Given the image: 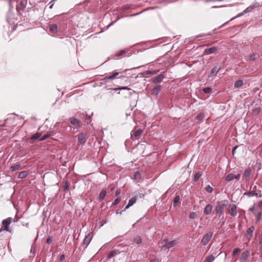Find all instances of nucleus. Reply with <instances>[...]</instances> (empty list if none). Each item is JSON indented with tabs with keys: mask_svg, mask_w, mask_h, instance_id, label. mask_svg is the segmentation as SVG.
Instances as JSON below:
<instances>
[{
	"mask_svg": "<svg viewBox=\"0 0 262 262\" xmlns=\"http://www.w3.org/2000/svg\"><path fill=\"white\" fill-rule=\"evenodd\" d=\"M201 176V174L200 172H196L195 174L194 177V181L197 182L199 180Z\"/></svg>",
	"mask_w": 262,
	"mask_h": 262,
	"instance_id": "2f4dec72",
	"label": "nucleus"
},
{
	"mask_svg": "<svg viewBox=\"0 0 262 262\" xmlns=\"http://www.w3.org/2000/svg\"><path fill=\"white\" fill-rule=\"evenodd\" d=\"M14 221L12 217H8L2 221V227L0 228V233L4 230L11 232L9 229V225L12 221Z\"/></svg>",
	"mask_w": 262,
	"mask_h": 262,
	"instance_id": "f03ea898",
	"label": "nucleus"
},
{
	"mask_svg": "<svg viewBox=\"0 0 262 262\" xmlns=\"http://www.w3.org/2000/svg\"><path fill=\"white\" fill-rule=\"evenodd\" d=\"M205 190L209 193H211L213 191V188L208 185L205 187Z\"/></svg>",
	"mask_w": 262,
	"mask_h": 262,
	"instance_id": "473e14b6",
	"label": "nucleus"
},
{
	"mask_svg": "<svg viewBox=\"0 0 262 262\" xmlns=\"http://www.w3.org/2000/svg\"><path fill=\"white\" fill-rule=\"evenodd\" d=\"M220 69V68L217 67L216 66L213 67L211 71V74L212 76L215 75L217 74V73L219 71Z\"/></svg>",
	"mask_w": 262,
	"mask_h": 262,
	"instance_id": "aec40b11",
	"label": "nucleus"
},
{
	"mask_svg": "<svg viewBox=\"0 0 262 262\" xmlns=\"http://www.w3.org/2000/svg\"><path fill=\"white\" fill-rule=\"evenodd\" d=\"M213 235V233L212 232H208L206 234H205L203 238L201 240V244L203 245H206L211 238H212Z\"/></svg>",
	"mask_w": 262,
	"mask_h": 262,
	"instance_id": "7ed1b4c3",
	"label": "nucleus"
},
{
	"mask_svg": "<svg viewBox=\"0 0 262 262\" xmlns=\"http://www.w3.org/2000/svg\"><path fill=\"white\" fill-rule=\"evenodd\" d=\"M259 244L260 247L262 248V233L259 237Z\"/></svg>",
	"mask_w": 262,
	"mask_h": 262,
	"instance_id": "a18cd8bd",
	"label": "nucleus"
},
{
	"mask_svg": "<svg viewBox=\"0 0 262 262\" xmlns=\"http://www.w3.org/2000/svg\"><path fill=\"white\" fill-rule=\"evenodd\" d=\"M125 53H126V51L125 50H121V51L118 52L117 53H116V56H121V55H123Z\"/></svg>",
	"mask_w": 262,
	"mask_h": 262,
	"instance_id": "72a5a7b5",
	"label": "nucleus"
},
{
	"mask_svg": "<svg viewBox=\"0 0 262 262\" xmlns=\"http://www.w3.org/2000/svg\"><path fill=\"white\" fill-rule=\"evenodd\" d=\"M255 58L256 55L255 54H253L249 56V59L251 61H254L255 59Z\"/></svg>",
	"mask_w": 262,
	"mask_h": 262,
	"instance_id": "37998d69",
	"label": "nucleus"
},
{
	"mask_svg": "<svg viewBox=\"0 0 262 262\" xmlns=\"http://www.w3.org/2000/svg\"><path fill=\"white\" fill-rule=\"evenodd\" d=\"M160 91H161V86L157 85L152 89L151 94L153 96H156L158 95V94L159 93Z\"/></svg>",
	"mask_w": 262,
	"mask_h": 262,
	"instance_id": "9d476101",
	"label": "nucleus"
},
{
	"mask_svg": "<svg viewBox=\"0 0 262 262\" xmlns=\"http://www.w3.org/2000/svg\"><path fill=\"white\" fill-rule=\"evenodd\" d=\"M150 262H159V260L158 259H155L152 260H151Z\"/></svg>",
	"mask_w": 262,
	"mask_h": 262,
	"instance_id": "6e6d98bb",
	"label": "nucleus"
},
{
	"mask_svg": "<svg viewBox=\"0 0 262 262\" xmlns=\"http://www.w3.org/2000/svg\"><path fill=\"white\" fill-rule=\"evenodd\" d=\"M40 135H41V134H40V133H36V134H34V135L32 136V137L31 138V139L32 140H36V139H38V138L40 137Z\"/></svg>",
	"mask_w": 262,
	"mask_h": 262,
	"instance_id": "7c9ffc66",
	"label": "nucleus"
},
{
	"mask_svg": "<svg viewBox=\"0 0 262 262\" xmlns=\"http://www.w3.org/2000/svg\"><path fill=\"white\" fill-rule=\"evenodd\" d=\"M12 1L10 0V2H9V5H10V9H12V8H13V6H12V5H11V2H12Z\"/></svg>",
	"mask_w": 262,
	"mask_h": 262,
	"instance_id": "13d9d810",
	"label": "nucleus"
},
{
	"mask_svg": "<svg viewBox=\"0 0 262 262\" xmlns=\"http://www.w3.org/2000/svg\"><path fill=\"white\" fill-rule=\"evenodd\" d=\"M256 7V5H253L252 6H250L249 7H248V8H247L245 10H244V12L245 13H247V12H249L250 11H251L254 8H255V7Z\"/></svg>",
	"mask_w": 262,
	"mask_h": 262,
	"instance_id": "cd10ccee",
	"label": "nucleus"
},
{
	"mask_svg": "<svg viewBox=\"0 0 262 262\" xmlns=\"http://www.w3.org/2000/svg\"><path fill=\"white\" fill-rule=\"evenodd\" d=\"M116 253V252L115 251H111V252L109 253V254H108V258H111V257H113V256L115 255Z\"/></svg>",
	"mask_w": 262,
	"mask_h": 262,
	"instance_id": "a19ab883",
	"label": "nucleus"
},
{
	"mask_svg": "<svg viewBox=\"0 0 262 262\" xmlns=\"http://www.w3.org/2000/svg\"><path fill=\"white\" fill-rule=\"evenodd\" d=\"M256 196L257 198H262V193L261 190H258V192H256Z\"/></svg>",
	"mask_w": 262,
	"mask_h": 262,
	"instance_id": "79ce46f5",
	"label": "nucleus"
},
{
	"mask_svg": "<svg viewBox=\"0 0 262 262\" xmlns=\"http://www.w3.org/2000/svg\"><path fill=\"white\" fill-rule=\"evenodd\" d=\"M115 78L114 75L113 74L112 75L108 76H105L104 78V80H112Z\"/></svg>",
	"mask_w": 262,
	"mask_h": 262,
	"instance_id": "58836bf2",
	"label": "nucleus"
},
{
	"mask_svg": "<svg viewBox=\"0 0 262 262\" xmlns=\"http://www.w3.org/2000/svg\"><path fill=\"white\" fill-rule=\"evenodd\" d=\"M167 241L166 239H165V240L163 241V242L161 243V244H164V243H165V242L166 243V242H167Z\"/></svg>",
	"mask_w": 262,
	"mask_h": 262,
	"instance_id": "680f3d73",
	"label": "nucleus"
},
{
	"mask_svg": "<svg viewBox=\"0 0 262 262\" xmlns=\"http://www.w3.org/2000/svg\"><path fill=\"white\" fill-rule=\"evenodd\" d=\"M125 210H122L120 211H119L118 210L117 211L116 213L118 214H122V211H124Z\"/></svg>",
	"mask_w": 262,
	"mask_h": 262,
	"instance_id": "5fc2aeb1",
	"label": "nucleus"
},
{
	"mask_svg": "<svg viewBox=\"0 0 262 262\" xmlns=\"http://www.w3.org/2000/svg\"><path fill=\"white\" fill-rule=\"evenodd\" d=\"M228 203V201L226 200L218 202L214 210L215 214L221 215L223 213L224 208Z\"/></svg>",
	"mask_w": 262,
	"mask_h": 262,
	"instance_id": "f257e3e1",
	"label": "nucleus"
},
{
	"mask_svg": "<svg viewBox=\"0 0 262 262\" xmlns=\"http://www.w3.org/2000/svg\"><path fill=\"white\" fill-rule=\"evenodd\" d=\"M212 91V89L209 87L203 89V92L206 94L210 93Z\"/></svg>",
	"mask_w": 262,
	"mask_h": 262,
	"instance_id": "f704fd0d",
	"label": "nucleus"
},
{
	"mask_svg": "<svg viewBox=\"0 0 262 262\" xmlns=\"http://www.w3.org/2000/svg\"><path fill=\"white\" fill-rule=\"evenodd\" d=\"M27 171H23L19 173L18 177L19 179H24L27 176Z\"/></svg>",
	"mask_w": 262,
	"mask_h": 262,
	"instance_id": "5701e85b",
	"label": "nucleus"
},
{
	"mask_svg": "<svg viewBox=\"0 0 262 262\" xmlns=\"http://www.w3.org/2000/svg\"><path fill=\"white\" fill-rule=\"evenodd\" d=\"M243 15V14H238L236 16L232 18V19H231L230 20H232L233 19H234V18H236V17H239L241 16H242Z\"/></svg>",
	"mask_w": 262,
	"mask_h": 262,
	"instance_id": "864d4df0",
	"label": "nucleus"
},
{
	"mask_svg": "<svg viewBox=\"0 0 262 262\" xmlns=\"http://www.w3.org/2000/svg\"><path fill=\"white\" fill-rule=\"evenodd\" d=\"M119 72H115L113 74V75H114V76L115 77V78L116 77V76H117L118 75H119Z\"/></svg>",
	"mask_w": 262,
	"mask_h": 262,
	"instance_id": "4d7b16f0",
	"label": "nucleus"
},
{
	"mask_svg": "<svg viewBox=\"0 0 262 262\" xmlns=\"http://www.w3.org/2000/svg\"><path fill=\"white\" fill-rule=\"evenodd\" d=\"M215 259V257L211 255L206 257L204 262H212Z\"/></svg>",
	"mask_w": 262,
	"mask_h": 262,
	"instance_id": "bb28decb",
	"label": "nucleus"
},
{
	"mask_svg": "<svg viewBox=\"0 0 262 262\" xmlns=\"http://www.w3.org/2000/svg\"><path fill=\"white\" fill-rule=\"evenodd\" d=\"M254 230L255 227L254 226H251L246 230L245 238H246L248 242H249L251 240L253 236V232L254 231Z\"/></svg>",
	"mask_w": 262,
	"mask_h": 262,
	"instance_id": "20e7f679",
	"label": "nucleus"
},
{
	"mask_svg": "<svg viewBox=\"0 0 262 262\" xmlns=\"http://www.w3.org/2000/svg\"><path fill=\"white\" fill-rule=\"evenodd\" d=\"M26 5L23 1H21L19 6H17L16 10L19 11H24Z\"/></svg>",
	"mask_w": 262,
	"mask_h": 262,
	"instance_id": "f3484780",
	"label": "nucleus"
},
{
	"mask_svg": "<svg viewBox=\"0 0 262 262\" xmlns=\"http://www.w3.org/2000/svg\"><path fill=\"white\" fill-rule=\"evenodd\" d=\"M143 133V129H139L135 131L134 133V136L135 137H138L139 136H140Z\"/></svg>",
	"mask_w": 262,
	"mask_h": 262,
	"instance_id": "a878e982",
	"label": "nucleus"
},
{
	"mask_svg": "<svg viewBox=\"0 0 262 262\" xmlns=\"http://www.w3.org/2000/svg\"><path fill=\"white\" fill-rule=\"evenodd\" d=\"M180 198L179 195H176L173 200V206H176L178 203L179 202Z\"/></svg>",
	"mask_w": 262,
	"mask_h": 262,
	"instance_id": "c756f323",
	"label": "nucleus"
},
{
	"mask_svg": "<svg viewBox=\"0 0 262 262\" xmlns=\"http://www.w3.org/2000/svg\"><path fill=\"white\" fill-rule=\"evenodd\" d=\"M251 174V170L250 169H247L245 170L243 174V177L244 179H247Z\"/></svg>",
	"mask_w": 262,
	"mask_h": 262,
	"instance_id": "a211bd4d",
	"label": "nucleus"
},
{
	"mask_svg": "<svg viewBox=\"0 0 262 262\" xmlns=\"http://www.w3.org/2000/svg\"><path fill=\"white\" fill-rule=\"evenodd\" d=\"M241 249L239 248H235L232 252V256H235L236 255L239 251Z\"/></svg>",
	"mask_w": 262,
	"mask_h": 262,
	"instance_id": "e433bc0d",
	"label": "nucleus"
},
{
	"mask_svg": "<svg viewBox=\"0 0 262 262\" xmlns=\"http://www.w3.org/2000/svg\"><path fill=\"white\" fill-rule=\"evenodd\" d=\"M235 177L234 178V179H236L237 180H239L240 177H241V174H238L237 175H235Z\"/></svg>",
	"mask_w": 262,
	"mask_h": 262,
	"instance_id": "3c124183",
	"label": "nucleus"
},
{
	"mask_svg": "<svg viewBox=\"0 0 262 262\" xmlns=\"http://www.w3.org/2000/svg\"><path fill=\"white\" fill-rule=\"evenodd\" d=\"M93 237V233H89L84 238L83 242L82 244V246L86 248L88 245L90 244Z\"/></svg>",
	"mask_w": 262,
	"mask_h": 262,
	"instance_id": "39448f33",
	"label": "nucleus"
},
{
	"mask_svg": "<svg viewBox=\"0 0 262 262\" xmlns=\"http://www.w3.org/2000/svg\"><path fill=\"white\" fill-rule=\"evenodd\" d=\"M255 204H254L253 206L250 208L249 211L251 212H253L255 209Z\"/></svg>",
	"mask_w": 262,
	"mask_h": 262,
	"instance_id": "8fccbe9b",
	"label": "nucleus"
},
{
	"mask_svg": "<svg viewBox=\"0 0 262 262\" xmlns=\"http://www.w3.org/2000/svg\"><path fill=\"white\" fill-rule=\"evenodd\" d=\"M53 5H51L50 6V9H52V7H53Z\"/></svg>",
	"mask_w": 262,
	"mask_h": 262,
	"instance_id": "69168bd1",
	"label": "nucleus"
},
{
	"mask_svg": "<svg viewBox=\"0 0 262 262\" xmlns=\"http://www.w3.org/2000/svg\"><path fill=\"white\" fill-rule=\"evenodd\" d=\"M228 212L232 216H235L237 214V207L235 204H231L228 206Z\"/></svg>",
	"mask_w": 262,
	"mask_h": 262,
	"instance_id": "0eeeda50",
	"label": "nucleus"
},
{
	"mask_svg": "<svg viewBox=\"0 0 262 262\" xmlns=\"http://www.w3.org/2000/svg\"><path fill=\"white\" fill-rule=\"evenodd\" d=\"M134 242L137 244H140L142 242V239L140 236H137L134 238Z\"/></svg>",
	"mask_w": 262,
	"mask_h": 262,
	"instance_id": "c85d7f7f",
	"label": "nucleus"
},
{
	"mask_svg": "<svg viewBox=\"0 0 262 262\" xmlns=\"http://www.w3.org/2000/svg\"><path fill=\"white\" fill-rule=\"evenodd\" d=\"M20 165L19 164L14 165L10 167L11 171H14L20 168Z\"/></svg>",
	"mask_w": 262,
	"mask_h": 262,
	"instance_id": "393cba45",
	"label": "nucleus"
},
{
	"mask_svg": "<svg viewBox=\"0 0 262 262\" xmlns=\"http://www.w3.org/2000/svg\"><path fill=\"white\" fill-rule=\"evenodd\" d=\"M52 239L51 237H48V238H47V243L48 244H51V243H52Z\"/></svg>",
	"mask_w": 262,
	"mask_h": 262,
	"instance_id": "49530a36",
	"label": "nucleus"
},
{
	"mask_svg": "<svg viewBox=\"0 0 262 262\" xmlns=\"http://www.w3.org/2000/svg\"><path fill=\"white\" fill-rule=\"evenodd\" d=\"M196 216V213L195 212H192L190 213L189 214V219H194V218H195Z\"/></svg>",
	"mask_w": 262,
	"mask_h": 262,
	"instance_id": "4c0bfd02",
	"label": "nucleus"
},
{
	"mask_svg": "<svg viewBox=\"0 0 262 262\" xmlns=\"http://www.w3.org/2000/svg\"><path fill=\"white\" fill-rule=\"evenodd\" d=\"M90 116H87V115L86 116V118H86V119H90Z\"/></svg>",
	"mask_w": 262,
	"mask_h": 262,
	"instance_id": "e2e57ef3",
	"label": "nucleus"
},
{
	"mask_svg": "<svg viewBox=\"0 0 262 262\" xmlns=\"http://www.w3.org/2000/svg\"><path fill=\"white\" fill-rule=\"evenodd\" d=\"M224 223V221H221L220 222V223H219V224H221V225H223Z\"/></svg>",
	"mask_w": 262,
	"mask_h": 262,
	"instance_id": "052dcab7",
	"label": "nucleus"
},
{
	"mask_svg": "<svg viewBox=\"0 0 262 262\" xmlns=\"http://www.w3.org/2000/svg\"><path fill=\"white\" fill-rule=\"evenodd\" d=\"M176 244V242L175 241H171L166 244L163 246V248H166V249H169L171 247H172Z\"/></svg>",
	"mask_w": 262,
	"mask_h": 262,
	"instance_id": "2eb2a0df",
	"label": "nucleus"
},
{
	"mask_svg": "<svg viewBox=\"0 0 262 262\" xmlns=\"http://www.w3.org/2000/svg\"><path fill=\"white\" fill-rule=\"evenodd\" d=\"M212 210V206L211 204H208L205 208L204 213L206 215L209 214Z\"/></svg>",
	"mask_w": 262,
	"mask_h": 262,
	"instance_id": "9b49d317",
	"label": "nucleus"
},
{
	"mask_svg": "<svg viewBox=\"0 0 262 262\" xmlns=\"http://www.w3.org/2000/svg\"><path fill=\"white\" fill-rule=\"evenodd\" d=\"M115 90H130V89L127 86H123V87H120V88L115 89Z\"/></svg>",
	"mask_w": 262,
	"mask_h": 262,
	"instance_id": "c03bdc74",
	"label": "nucleus"
},
{
	"mask_svg": "<svg viewBox=\"0 0 262 262\" xmlns=\"http://www.w3.org/2000/svg\"><path fill=\"white\" fill-rule=\"evenodd\" d=\"M164 77V75L163 74H161L158 76L152 78L151 79L152 82L154 83H160L163 80Z\"/></svg>",
	"mask_w": 262,
	"mask_h": 262,
	"instance_id": "6e6552de",
	"label": "nucleus"
},
{
	"mask_svg": "<svg viewBox=\"0 0 262 262\" xmlns=\"http://www.w3.org/2000/svg\"><path fill=\"white\" fill-rule=\"evenodd\" d=\"M261 212H259L257 215V220L258 221L260 220V217H261Z\"/></svg>",
	"mask_w": 262,
	"mask_h": 262,
	"instance_id": "de8ad7c7",
	"label": "nucleus"
},
{
	"mask_svg": "<svg viewBox=\"0 0 262 262\" xmlns=\"http://www.w3.org/2000/svg\"><path fill=\"white\" fill-rule=\"evenodd\" d=\"M256 186H255L253 187V190H256Z\"/></svg>",
	"mask_w": 262,
	"mask_h": 262,
	"instance_id": "0e129e2a",
	"label": "nucleus"
},
{
	"mask_svg": "<svg viewBox=\"0 0 262 262\" xmlns=\"http://www.w3.org/2000/svg\"><path fill=\"white\" fill-rule=\"evenodd\" d=\"M137 198L136 196L131 198L128 202L127 205L124 208V210L128 208L130 206L133 205L136 202Z\"/></svg>",
	"mask_w": 262,
	"mask_h": 262,
	"instance_id": "f8f14e48",
	"label": "nucleus"
},
{
	"mask_svg": "<svg viewBox=\"0 0 262 262\" xmlns=\"http://www.w3.org/2000/svg\"><path fill=\"white\" fill-rule=\"evenodd\" d=\"M134 179L138 182L141 179V173L139 171H137L134 173Z\"/></svg>",
	"mask_w": 262,
	"mask_h": 262,
	"instance_id": "412c9836",
	"label": "nucleus"
},
{
	"mask_svg": "<svg viewBox=\"0 0 262 262\" xmlns=\"http://www.w3.org/2000/svg\"><path fill=\"white\" fill-rule=\"evenodd\" d=\"M50 32L53 34H56L57 32V26L55 24H52L49 26Z\"/></svg>",
	"mask_w": 262,
	"mask_h": 262,
	"instance_id": "ddd939ff",
	"label": "nucleus"
},
{
	"mask_svg": "<svg viewBox=\"0 0 262 262\" xmlns=\"http://www.w3.org/2000/svg\"><path fill=\"white\" fill-rule=\"evenodd\" d=\"M243 85V82L241 80H238L236 81L234 83V87L235 88H239L241 87Z\"/></svg>",
	"mask_w": 262,
	"mask_h": 262,
	"instance_id": "4be33fe9",
	"label": "nucleus"
},
{
	"mask_svg": "<svg viewBox=\"0 0 262 262\" xmlns=\"http://www.w3.org/2000/svg\"><path fill=\"white\" fill-rule=\"evenodd\" d=\"M65 258V256L63 254L61 255L60 257V260L62 261Z\"/></svg>",
	"mask_w": 262,
	"mask_h": 262,
	"instance_id": "603ef678",
	"label": "nucleus"
},
{
	"mask_svg": "<svg viewBox=\"0 0 262 262\" xmlns=\"http://www.w3.org/2000/svg\"><path fill=\"white\" fill-rule=\"evenodd\" d=\"M69 120L71 123L73 125L76 126H78L79 125V121L77 119L75 118H71Z\"/></svg>",
	"mask_w": 262,
	"mask_h": 262,
	"instance_id": "4468645a",
	"label": "nucleus"
},
{
	"mask_svg": "<svg viewBox=\"0 0 262 262\" xmlns=\"http://www.w3.org/2000/svg\"><path fill=\"white\" fill-rule=\"evenodd\" d=\"M78 143L83 145L86 141L87 134L85 133H81L77 135Z\"/></svg>",
	"mask_w": 262,
	"mask_h": 262,
	"instance_id": "423d86ee",
	"label": "nucleus"
},
{
	"mask_svg": "<svg viewBox=\"0 0 262 262\" xmlns=\"http://www.w3.org/2000/svg\"><path fill=\"white\" fill-rule=\"evenodd\" d=\"M51 135L49 134H46L43 135L42 137H41V138L39 139L40 141H43L47 138H48L49 137H50Z\"/></svg>",
	"mask_w": 262,
	"mask_h": 262,
	"instance_id": "c9c22d12",
	"label": "nucleus"
},
{
	"mask_svg": "<svg viewBox=\"0 0 262 262\" xmlns=\"http://www.w3.org/2000/svg\"><path fill=\"white\" fill-rule=\"evenodd\" d=\"M198 118H199H199H201V116H200L199 115V116H198Z\"/></svg>",
	"mask_w": 262,
	"mask_h": 262,
	"instance_id": "774afa93",
	"label": "nucleus"
},
{
	"mask_svg": "<svg viewBox=\"0 0 262 262\" xmlns=\"http://www.w3.org/2000/svg\"><path fill=\"white\" fill-rule=\"evenodd\" d=\"M244 195H246L248 197H252L253 196H256V192L255 190H252L251 191H249V192H246L244 193Z\"/></svg>",
	"mask_w": 262,
	"mask_h": 262,
	"instance_id": "dca6fc26",
	"label": "nucleus"
},
{
	"mask_svg": "<svg viewBox=\"0 0 262 262\" xmlns=\"http://www.w3.org/2000/svg\"><path fill=\"white\" fill-rule=\"evenodd\" d=\"M235 174H233V173H230L229 174H228L226 177L225 178V181L226 182H230L232 180H233L234 178H235Z\"/></svg>",
	"mask_w": 262,
	"mask_h": 262,
	"instance_id": "6ab92c4d",
	"label": "nucleus"
},
{
	"mask_svg": "<svg viewBox=\"0 0 262 262\" xmlns=\"http://www.w3.org/2000/svg\"><path fill=\"white\" fill-rule=\"evenodd\" d=\"M106 192L105 190H103L100 192V193L99 194V196L100 201H101L104 199V198H105V196L106 195Z\"/></svg>",
	"mask_w": 262,
	"mask_h": 262,
	"instance_id": "b1692460",
	"label": "nucleus"
},
{
	"mask_svg": "<svg viewBox=\"0 0 262 262\" xmlns=\"http://www.w3.org/2000/svg\"><path fill=\"white\" fill-rule=\"evenodd\" d=\"M120 190H117V191H116L115 195H118V194H120Z\"/></svg>",
	"mask_w": 262,
	"mask_h": 262,
	"instance_id": "bf43d9fd",
	"label": "nucleus"
},
{
	"mask_svg": "<svg viewBox=\"0 0 262 262\" xmlns=\"http://www.w3.org/2000/svg\"><path fill=\"white\" fill-rule=\"evenodd\" d=\"M121 201V199L120 198H117L114 202V203H113V205L114 206H115L116 205H117Z\"/></svg>",
	"mask_w": 262,
	"mask_h": 262,
	"instance_id": "ea45409f",
	"label": "nucleus"
},
{
	"mask_svg": "<svg viewBox=\"0 0 262 262\" xmlns=\"http://www.w3.org/2000/svg\"><path fill=\"white\" fill-rule=\"evenodd\" d=\"M216 50H217L216 47H211L210 48L205 49L204 51L203 54L204 55L211 54H212V53H214V52H215V51Z\"/></svg>",
	"mask_w": 262,
	"mask_h": 262,
	"instance_id": "1a4fd4ad",
	"label": "nucleus"
},
{
	"mask_svg": "<svg viewBox=\"0 0 262 262\" xmlns=\"http://www.w3.org/2000/svg\"><path fill=\"white\" fill-rule=\"evenodd\" d=\"M260 205L262 206V200L260 202Z\"/></svg>",
	"mask_w": 262,
	"mask_h": 262,
	"instance_id": "338daca9",
	"label": "nucleus"
},
{
	"mask_svg": "<svg viewBox=\"0 0 262 262\" xmlns=\"http://www.w3.org/2000/svg\"><path fill=\"white\" fill-rule=\"evenodd\" d=\"M237 148V146H235V147H234L232 150V155H234V154L235 153V151H236V148Z\"/></svg>",
	"mask_w": 262,
	"mask_h": 262,
	"instance_id": "09e8293b",
	"label": "nucleus"
}]
</instances>
